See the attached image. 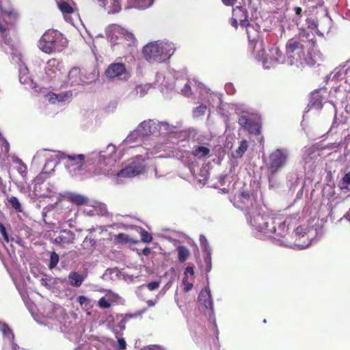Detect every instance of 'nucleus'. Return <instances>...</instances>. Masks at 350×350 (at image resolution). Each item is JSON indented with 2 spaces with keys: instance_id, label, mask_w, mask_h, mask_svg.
I'll use <instances>...</instances> for the list:
<instances>
[{
  "instance_id": "c756f323",
  "label": "nucleus",
  "mask_w": 350,
  "mask_h": 350,
  "mask_svg": "<svg viewBox=\"0 0 350 350\" xmlns=\"http://www.w3.org/2000/svg\"><path fill=\"white\" fill-rule=\"evenodd\" d=\"M136 6L140 9H145L150 7L154 0H133Z\"/></svg>"
},
{
  "instance_id": "c9c22d12",
  "label": "nucleus",
  "mask_w": 350,
  "mask_h": 350,
  "mask_svg": "<svg viewBox=\"0 0 350 350\" xmlns=\"http://www.w3.org/2000/svg\"><path fill=\"white\" fill-rule=\"evenodd\" d=\"M206 109V105H200L194 109L193 113L196 116H201L204 114Z\"/></svg>"
},
{
  "instance_id": "9b49d317",
  "label": "nucleus",
  "mask_w": 350,
  "mask_h": 350,
  "mask_svg": "<svg viewBox=\"0 0 350 350\" xmlns=\"http://www.w3.org/2000/svg\"><path fill=\"white\" fill-rule=\"evenodd\" d=\"M144 172V165L139 161H131L117 173L119 178H131Z\"/></svg>"
},
{
  "instance_id": "39448f33",
  "label": "nucleus",
  "mask_w": 350,
  "mask_h": 350,
  "mask_svg": "<svg viewBox=\"0 0 350 350\" xmlns=\"http://www.w3.org/2000/svg\"><path fill=\"white\" fill-rule=\"evenodd\" d=\"M64 161V165L66 170L72 176H88L86 174L85 159V156L83 154H64L61 157ZM105 171L94 172L88 176L98 175L100 174H105Z\"/></svg>"
},
{
  "instance_id": "f03ea898",
  "label": "nucleus",
  "mask_w": 350,
  "mask_h": 350,
  "mask_svg": "<svg viewBox=\"0 0 350 350\" xmlns=\"http://www.w3.org/2000/svg\"><path fill=\"white\" fill-rule=\"evenodd\" d=\"M1 10L4 16L0 19V36L2 38V42L8 45L12 51H14L15 46L12 37L16 33L15 25L18 14L13 9L7 10L1 8Z\"/></svg>"
},
{
  "instance_id": "ddd939ff",
  "label": "nucleus",
  "mask_w": 350,
  "mask_h": 350,
  "mask_svg": "<svg viewBox=\"0 0 350 350\" xmlns=\"http://www.w3.org/2000/svg\"><path fill=\"white\" fill-rule=\"evenodd\" d=\"M75 239V234L72 231L63 230L59 232L53 243L61 247H64L66 245L73 243Z\"/></svg>"
},
{
  "instance_id": "09e8293b",
  "label": "nucleus",
  "mask_w": 350,
  "mask_h": 350,
  "mask_svg": "<svg viewBox=\"0 0 350 350\" xmlns=\"http://www.w3.org/2000/svg\"><path fill=\"white\" fill-rule=\"evenodd\" d=\"M150 252H151V250H150V248H149L148 247L144 248L142 250V253L145 256H148L150 254Z\"/></svg>"
},
{
  "instance_id": "393cba45",
  "label": "nucleus",
  "mask_w": 350,
  "mask_h": 350,
  "mask_svg": "<svg viewBox=\"0 0 350 350\" xmlns=\"http://www.w3.org/2000/svg\"><path fill=\"white\" fill-rule=\"evenodd\" d=\"M178 258L181 262H184L189 256V251L185 246H178L177 248Z\"/></svg>"
},
{
  "instance_id": "680f3d73",
  "label": "nucleus",
  "mask_w": 350,
  "mask_h": 350,
  "mask_svg": "<svg viewBox=\"0 0 350 350\" xmlns=\"http://www.w3.org/2000/svg\"><path fill=\"white\" fill-rule=\"evenodd\" d=\"M267 62H268V60H267V59L265 60V61L263 62V63H264V66H265V64H266Z\"/></svg>"
},
{
  "instance_id": "2f4dec72",
  "label": "nucleus",
  "mask_w": 350,
  "mask_h": 350,
  "mask_svg": "<svg viewBox=\"0 0 350 350\" xmlns=\"http://www.w3.org/2000/svg\"><path fill=\"white\" fill-rule=\"evenodd\" d=\"M142 241L144 243H150L152 241V237L150 233L145 230H142L140 232Z\"/></svg>"
},
{
  "instance_id": "20e7f679",
  "label": "nucleus",
  "mask_w": 350,
  "mask_h": 350,
  "mask_svg": "<svg viewBox=\"0 0 350 350\" xmlns=\"http://www.w3.org/2000/svg\"><path fill=\"white\" fill-rule=\"evenodd\" d=\"M66 40L57 30L49 29L38 42L40 49L45 53L51 54L60 52L66 46Z\"/></svg>"
},
{
  "instance_id": "9d476101",
  "label": "nucleus",
  "mask_w": 350,
  "mask_h": 350,
  "mask_svg": "<svg viewBox=\"0 0 350 350\" xmlns=\"http://www.w3.org/2000/svg\"><path fill=\"white\" fill-rule=\"evenodd\" d=\"M68 78L72 85H78L85 83V79L94 80L95 79V75L90 73L88 75H86L85 69L73 67L70 69Z\"/></svg>"
},
{
  "instance_id": "cd10ccee",
  "label": "nucleus",
  "mask_w": 350,
  "mask_h": 350,
  "mask_svg": "<svg viewBox=\"0 0 350 350\" xmlns=\"http://www.w3.org/2000/svg\"><path fill=\"white\" fill-rule=\"evenodd\" d=\"M59 260V255L55 252H51L50 255L49 268L51 269L55 268L57 265Z\"/></svg>"
},
{
  "instance_id": "8fccbe9b",
  "label": "nucleus",
  "mask_w": 350,
  "mask_h": 350,
  "mask_svg": "<svg viewBox=\"0 0 350 350\" xmlns=\"http://www.w3.org/2000/svg\"><path fill=\"white\" fill-rule=\"evenodd\" d=\"M301 11H302V10L300 7L295 8V12L297 15H298V16L301 15Z\"/></svg>"
},
{
  "instance_id": "603ef678",
  "label": "nucleus",
  "mask_w": 350,
  "mask_h": 350,
  "mask_svg": "<svg viewBox=\"0 0 350 350\" xmlns=\"http://www.w3.org/2000/svg\"><path fill=\"white\" fill-rule=\"evenodd\" d=\"M232 25L234 26L236 29L238 27L237 20L236 18H232Z\"/></svg>"
},
{
  "instance_id": "7c9ffc66",
  "label": "nucleus",
  "mask_w": 350,
  "mask_h": 350,
  "mask_svg": "<svg viewBox=\"0 0 350 350\" xmlns=\"http://www.w3.org/2000/svg\"><path fill=\"white\" fill-rule=\"evenodd\" d=\"M66 97H67L66 94H56L52 93L51 94H50L49 100L52 103H55L56 100L58 102H63L65 100Z\"/></svg>"
},
{
  "instance_id": "473e14b6",
  "label": "nucleus",
  "mask_w": 350,
  "mask_h": 350,
  "mask_svg": "<svg viewBox=\"0 0 350 350\" xmlns=\"http://www.w3.org/2000/svg\"><path fill=\"white\" fill-rule=\"evenodd\" d=\"M23 74L21 72L19 75V80L21 83L27 84L31 81V79L28 75L27 70H24Z\"/></svg>"
},
{
  "instance_id": "1a4fd4ad",
  "label": "nucleus",
  "mask_w": 350,
  "mask_h": 350,
  "mask_svg": "<svg viewBox=\"0 0 350 350\" xmlns=\"http://www.w3.org/2000/svg\"><path fill=\"white\" fill-rule=\"evenodd\" d=\"M105 75L109 79L126 80L129 77V72L123 63L111 64L106 69Z\"/></svg>"
},
{
  "instance_id": "4d7b16f0",
  "label": "nucleus",
  "mask_w": 350,
  "mask_h": 350,
  "mask_svg": "<svg viewBox=\"0 0 350 350\" xmlns=\"http://www.w3.org/2000/svg\"><path fill=\"white\" fill-rule=\"evenodd\" d=\"M126 36L127 37L128 39H133V35L132 33H128L126 35Z\"/></svg>"
},
{
  "instance_id": "423d86ee",
  "label": "nucleus",
  "mask_w": 350,
  "mask_h": 350,
  "mask_svg": "<svg viewBox=\"0 0 350 350\" xmlns=\"http://www.w3.org/2000/svg\"><path fill=\"white\" fill-rule=\"evenodd\" d=\"M305 40L300 36L290 39L286 44V62L293 65L305 57Z\"/></svg>"
},
{
  "instance_id": "58836bf2",
  "label": "nucleus",
  "mask_w": 350,
  "mask_h": 350,
  "mask_svg": "<svg viewBox=\"0 0 350 350\" xmlns=\"http://www.w3.org/2000/svg\"><path fill=\"white\" fill-rule=\"evenodd\" d=\"M160 282L158 281H153L147 284L146 286L150 291H154L159 287Z\"/></svg>"
},
{
  "instance_id": "f8f14e48",
  "label": "nucleus",
  "mask_w": 350,
  "mask_h": 350,
  "mask_svg": "<svg viewBox=\"0 0 350 350\" xmlns=\"http://www.w3.org/2000/svg\"><path fill=\"white\" fill-rule=\"evenodd\" d=\"M283 44L282 41L276 42L273 46L270 49V64H272V66L277 64L278 63L282 64L284 62L283 53L281 50Z\"/></svg>"
},
{
  "instance_id": "bb28decb",
  "label": "nucleus",
  "mask_w": 350,
  "mask_h": 350,
  "mask_svg": "<svg viewBox=\"0 0 350 350\" xmlns=\"http://www.w3.org/2000/svg\"><path fill=\"white\" fill-rule=\"evenodd\" d=\"M150 88L149 84L139 85L135 88L136 94L140 97H143L148 93Z\"/></svg>"
},
{
  "instance_id": "a878e982",
  "label": "nucleus",
  "mask_w": 350,
  "mask_h": 350,
  "mask_svg": "<svg viewBox=\"0 0 350 350\" xmlns=\"http://www.w3.org/2000/svg\"><path fill=\"white\" fill-rule=\"evenodd\" d=\"M58 8L63 14H70L75 11L73 7L66 1L59 3Z\"/></svg>"
},
{
  "instance_id": "5fc2aeb1",
  "label": "nucleus",
  "mask_w": 350,
  "mask_h": 350,
  "mask_svg": "<svg viewBox=\"0 0 350 350\" xmlns=\"http://www.w3.org/2000/svg\"><path fill=\"white\" fill-rule=\"evenodd\" d=\"M146 303H147L148 306H150V307H151V306H154V304H154V302L152 300H150H150H148V301H146Z\"/></svg>"
},
{
  "instance_id": "4c0bfd02",
  "label": "nucleus",
  "mask_w": 350,
  "mask_h": 350,
  "mask_svg": "<svg viewBox=\"0 0 350 350\" xmlns=\"http://www.w3.org/2000/svg\"><path fill=\"white\" fill-rule=\"evenodd\" d=\"M141 129H144V131L142 133L143 135H147L148 133H150V122H143L141 123V124L139 126V130L140 131Z\"/></svg>"
},
{
  "instance_id": "dca6fc26",
  "label": "nucleus",
  "mask_w": 350,
  "mask_h": 350,
  "mask_svg": "<svg viewBox=\"0 0 350 350\" xmlns=\"http://www.w3.org/2000/svg\"><path fill=\"white\" fill-rule=\"evenodd\" d=\"M308 107L321 109L323 107V96L321 95L319 91H314L310 95V102Z\"/></svg>"
},
{
  "instance_id": "37998d69",
  "label": "nucleus",
  "mask_w": 350,
  "mask_h": 350,
  "mask_svg": "<svg viewBox=\"0 0 350 350\" xmlns=\"http://www.w3.org/2000/svg\"><path fill=\"white\" fill-rule=\"evenodd\" d=\"M118 348L120 350H124L126 349V342L124 338H119L118 340Z\"/></svg>"
},
{
  "instance_id": "a19ab883",
  "label": "nucleus",
  "mask_w": 350,
  "mask_h": 350,
  "mask_svg": "<svg viewBox=\"0 0 350 350\" xmlns=\"http://www.w3.org/2000/svg\"><path fill=\"white\" fill-rule=\"evenodd\" d=\"M77 301L80 306H82L83 305L88 304L89 302V299L85 296L80 295L77 298Z\"/></svg>"
},
{
  "instance_id": "b1692460",
  "label": "nucleus",
  "mask_w": 350,
  "mask_h": 350,
  "mask_svg": "<svg viewBox=\"0 0 350 350\" xmlns=\"http://www.w3.org/2000/svg\"><path fill=\"white\" fill-rule=\"evenodd\" d=\"M113 241V243L116 245L126 244V243L131 242L129 235L125 233H122V232L114 235Z\"/></svg>"
},
{
  "instance_id": "f3484780",
  "label": "nucleus",
  "mask_w": 350,
  "mask_h": 350,
  "mask_svg": "<svg viewBox=\"0 0 350 350\" xmlns=\"http://www.w3.org/2000/svg\"><path fill=\"white\" fill-rule=\"evenodd\" d=\"M67 198L70 202L78 206L88 204L89 202L88 198L78 193H70Z\"/></svg>"
},
{
  "instance_id": "f257e3e1",
  "label": "nucleus",
  "mask_w": 350,
  "mask_h": 350,
  "mask_svg": "<svg viewBox=\"0 0 350 350\" xmlns=\"http://www.w3.org/2000/svg\"><path fill=\"white\" fill-rule=\"evenodd\" d=\"M247 214L250 215L247 219L255 230L273 239L276 244L284 245V221L281 217L260 215L257 208L252 211L248 209Z\"/></svg>"
},
{
  "instance_id": "e433bc0d",
  "label": "nucleus",
  "mask_w": 350,
  "mask_h": 350,
  "mask_svg": "<svg viewBox=\"0 0 350 350\" xmlns=\"http://www.w3.org/2000/svg\"><path fill=\"white\" fill-rule=\"evenodd\" d=\"M183 284L184 286V292H189L193 288V284L188 281V276L183 278Z\"/></svg>"
},
{
  "instance_id": "a211bd4d",
  "label": "nucleus",
  "mask_w": 350,
  "mask_h": 350,
  "mask_svg": "<svg viewBox=\"0 0 350 350\" xmlns=\"http://www.w3.org/2000/svg\"><path fill=\"white\" fill-rule=\"evenodd\" d=\"M68 279L71 286L79 287L82 284L85 278L78 272L71 271L68 275Z\"/></svg>"
},
{
  "instance_id": "aec40b11",
  "label": "nucleus",
  "mask_w": 350,
  "mask_h": 350,
  "mask_svg": "<svg viewBox=\"0 0 350 350\" xmlns=\"http://www.w3.org/2000/svg\"><path fill=\"white\" fill-rule=\"evenodd\" d=\"M210 152V149L207 147L202 146H194L191 154L195 157L200 159L206 157Z\"/></svg>"
},
{
  "instance_id": "6e6d98bb",
  "label": "nucleus",
  "mask_w": 350,
  "mask_h": 350,
  "mask_svg": "<svg viewBox=\"0 0 350 350\" xmlns=\"http://www.w3.org/2000/svg\"><path fill=\"white\" fill-rule=\"evenodd\" d=\"M18 346L16 344L13 343L12 350H18Z\"/></svg>"
},
{
  "instance_id": "864d4df0",
  "label": "nucleus",
  "mask_w": 350,
  "mask_h": 350,
  "mask_svg": "<svg viewBox=\"0 0 350 350\" xmlns=\"http://www.w3.org/2000/svg\"><path fill=\"white\" fill-rule=\"evenodd\" d=\"M344 217L350 221V208H349V211L345 215Z\"/></svg>"
},
{
  "instance_id": "2eb2a0df",
  "label": "nucleus",
  "mask_w": 350,
  "mask_h": 350,
  "mask_svg": "<svg viewBox=\"0 0 350 350\" xmlns=\"http://www.w3.org/2000/svg\"><path fill=\"white\" fill-rule=\"evenodd\" d=\"M239 200L240 202L246 206V211L250 209L251 211L255 210L254 206V204H256V200L252 197L249 193L246 191H241L239 195Z\"/></svg>"
},
{
  "instance_id": "0eeeda50",
  "label": "nucleus",
  "mask_w": 350,
  "mask_h": 350,
  "mask_svg": "<svg viewBox=\"0 0 350 350\" xmlns=\"http://www.w3.org/2000/svg\"><path fill=\"white\" fill-rule=\"evenodd\" d=\"M171 45L165 44L149 43L143 48V55L149 62H161L171 56Z\"/></svg>"
},
{
  "instance_id": "4be33fe9",
  "label": "nucleus",
  "mask_w": 350,
  "mask_h": 350,
  "mask_svg": "<svg viewBox=\"0 0 350 350\" xmlns=\"http://www.w3.org/2000/svg\"><path fill=\"white\" fill-rule=\"evenodd\" d=\"M8 203L6 204L8 206L13 208L16 213H22L23 208L21 202L15 196H11L8 199Z\"/></svg>"
},
{
  "instance_id": "6ab92c4d",
  "label": "nucleus",
  "mask_w": 350,
  "mask_h": 350,
  "mask_svg": "<svg viewBox=\"0 0 350 350\" xmlns=\"http://www.w3.org/2000/svg\"><path fill=\"white\" fill-rule=\"evenodd\" d=\"M60 62L55 58H52L46 62L45 67L46 73L48 75H51L56 72L59 70Z\"/></svg>"
},
{
  "instance_id": "412c9836",
  "label": "nucleus",
  "mask_w": 350,
  "mask_h": 350,
  "mask_svg": "<svg viewBox=\"0 0 350 350\" xmlns=\"http://www.w3.org/2000/svg\"><path fill=\"white\" fill-rule=\"evenodd\" d=\"M0 330L5 337H6L11 342H14L15 338L14 334L7 323H1L0 322Z\"/></svg>"
},
{
  "instance_id": "5701e85b",
  "label": "nucleus",
  "mask_w": 350,
  "mask_h": 350,
  "mask_svg": "<svg viewBox=\"0 0 350 350\" xmlns=\"http://www.w3.org/2000/svg\"><path fill=\"white\" fill-rule=\"evenodd\" d=\"M248 148V144L246 139H243L239 144V148L233 153L234 158H241Z\"/></svg>"
},
{
  "instance_id": "a18cd8bd",
  "label": "nucleus",
  "mask_w": 350,
  "mask_h": 350,
  "mask_svg": "<svg viewBox=\"0 0 350 350\" xmlns=\"http://www.w3.org/2000/svg\"><path fill=\"white\" fill-rule=\"evenodd\" d=\"M221 1L226 6H233L237 0H221Z\"/></svg>"
},
{
  "instance_id": "79ce46f5",
  "label": "nucleus",
  "mask_w": 350,
  "mask_h": 350,
  "mask_svg": "<svg viewBox=\"0 0 350 350\" xmlns=\"http://www.w3.org/2000/svg\"><path fill=\"white\" fill-rule=\"evenodd\" d=\"M182 92L186 96H189L191 94V89L188 83L185 85L184 88L182 90Z\"/></svg>"
},
{
  "instance_id": "f704fd0d",
  "label": "nucleus",
  "mask_w": 350,
  "mask_h": 350,
  "mask_svg": "<svg viewBox=\"0 0 350 350\" xmlns=\"http://www.w3.org/2000/svg\"><path fill=\"white\" fill-rule=\"evenodd\" d=\"M0 233L1 234V235L3 237V241L5 243H9L10 239H9L8 233L7 232L5 226L1 222H0Z\"/></svg>"
},
{
  "instance_id": "bf43d9fd",
  "label": "nucleus",
  "mask_w": 350,
  "mask_h": 350,
  "mask_svg": "<svg viewBox=\"0 0 350 350\" xmlns=\"http://www.w3.org/2000/svg\"><path fill=\"white\" fill-rule=\"evenodd\" d=\"M103 165V163H102V162H100V163H98L97 164V165H98L99 167H100Z\"/></svg>"
},
{
  "instance_id": "c03bdc74",
  "label": "nucleus",
  "mask_w": 350,
  "mask_h": 350,
  "mask_svg": "<svg viewBox=\"0 0 350 350\" xmlns=\"http://www.w3.org/2000/svg\"><path fill=\"white\" fill-rule=\"evenodd\" d=\"M185 276H187L188 274L193 275L194 274L193 268L192 267H187L185 269Z\"/></svg>"
},
{
  "instance_id": "6e6552de",
  "label": "nucleus",
  "mask_w": 350,
  "mask_h": 350,
  "mask_svg": "<svg viewBox=\"0 0 350 350\" xmlns=\"http://www.w3.org/2000/svg\"><path fill=\"white\" fill-rule=\"evenodd\" d=\"M284 162V156L281 150H275L269 156L268 169L270 172L269 181L273 180L275 174L281 170Z\"/></svg>"
},
{
  "instance_id": "e2e57ef3",
  "label": "nucleus",
  "mask_w": 350,
  "mask_h": 350,
  "mask_svg": "<svg viewBox=\"0 0 350 350\" xmlns=\"http://www.w3.org/2000/svg\"><path fill=\"white\" fill-rule=\"evenodd\" d=\"M113 1H114L115 3H117V2H118V1H119V0H113Z\"/></svg>"
},
{
  "instance_id": "052dcab7",
  "label": "nucleus",
  "mask_w": 350,
  "mask_h": 350,
  "mask_svg": "<svg viewBox=\"0 0 350 350\" xmlns=\"http://www.w3.org/2000/svg\"><path fill=\"white\" fill-rule=\"evenodd\" d=\"M141 350H154L152 348H147V349H141Z\"/></svg>"
},
{
  "instance_id": "72a5a7b5",
  "label": "nucleus",
  "mask_w": 350,
  "mask_h": 350,
  "mask_svg": "<svg viewBox=\"0 0 350 350\" xmlns=\"http://www.w3.org/2000/svg\"><path fill=\"white\" fill-rule=\"evenodd\" d=\"M98 306L102 309H107L111 307V304L105 297H103L98 300Z\"/></svg>"
},
{
  "instance_id": "13d9d810",
  "label": "nucleus",
  "mask_w": 350,
  "mask_h": 350,
  "mask_svg": "<svg viewBox=\"0 0 350 350\" xmlns=\"http://www.w3.org/2000/svg\"><path fill=\"white\" fill-rule=\"evenodd\" d=\"M41 282H42V284L43 285H46V280L45 279H42L41 280Z\"/></svg>"
},
{
  "instance_id": "c85d7f7f",
  "label": "nucleus",
  "mask_w": 350,
  "mask_h": 350,
  "mask_svg": "<svg viewBox=\"0 0 350 350\" xmlns=\"http://www.w3.org/2000/svg\"><path fill=\"white\" fill-rule=\"evenodd\" d=\"M309 232V228L307 225H301L296 228L295 233L298 237H303Z\"/></svg>"
},
{
  "instance_id": "7ed1b4c3",
  "label": "nucleus",
  "mask_w": 350,
  "mask_h": 350,
  "mask_svg": "<svg viewBox=\"0 0 350 350\" xmlns=\"http://www.w3.org/2000/svg\"><path fill=\"white\" fill-rule=\"evenodd\" d=\"M237 12H241L242 16L245 18L244 20L240 19V25L241 27L246 28L249 49L254 53L257 46H259L260 51L264 53L265 47L260 35V27L257 23H250L246 20L245 11L241 6H237L235 8H233L232 14L236 15ZM262 56L263 54H262L261 57Z\"/></svg>"
},
{
  "instance_id": "ea45409f",
  "label": "nucleus",
  "mask_w": 350,
  "mask_h": 350,
  "mask_svg": "<svg viewBox=\"0 0 350 350\" xmlns=\"http://www.w3.org/2000/svg\"><path fill=\"white\" fill-rule=\"evenodd\" d=\"M249 119L245 116H241L238 121L239 124L243 127H246L249 124Z\"/></svg>"
},
{
  "instance_id": "3c124183",
  "label": "nucleus",
  "mask_w": 350,
  "mask_h": 350,
  "mask_svg": "<svg viewBox=\"0 0 350 350\" xmlns=\"http://www.w3.org/2000/svg\"><path fill=\"white\" fill-rule=\"evenodd\" d=\"M345 75L347 77H350V60H349V65L348 68L346 69Z\"/></svg>"
},
{
  "instance_id": "4468645a",
  "label": "nucleus",
  "mask_w": 350,
  "mask_h": 350,
  "mask_svg": "<svg viewBox=\"0 0 350 350\" xmlns=\"http://www.w3.org/2000/svg\"><path fill=\"white\" fill-rule=\"evenodd\" d=\"M199 302L203 305L206 309L211 311L213 310V299L211 295V291L208 287L203 288L198 295Z\"/></svg>"
},
{
  "instance_id": "49530a36",
  "label": "nucleus",
  "mask_w": 350,
  "mask_h": 350,
  "mask_svg": "<svg viewBox=\"0 0 350 350\" xmlns=\"http://www.w3.org/2000/svg\"><path fill=\"white\" fill-rule=\"evenodd\" d=\"M342 181L345 183L350 184V172L346 173L342 177Z\"/></svg>"
},
{
  "instance_id": "de8ad7c7",
  "label": "nucleus",
  "mask_w": 350,
  "mask_h": 350,
  "mask_svg": "<svg viewBox=\"0 0 350 350\" xmlns=\"http://www.w3.org/2000/svg\"><path fill=\"white\" fill-rule=\"evenodd\" d=\"M18 172L21 174L25 173L27 172V166L25 164L21 163L19 166Z\"/></svg>"
}]
</instances>
